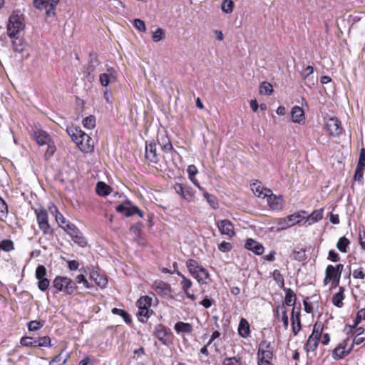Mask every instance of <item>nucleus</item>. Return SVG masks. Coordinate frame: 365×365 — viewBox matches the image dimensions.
I'll use <instances>...</instances> for the list:
<instances>
[{
  "label": "nucleus",
  "mask_w": 365,
  "mask_h": 365,
  "mask_svg": "<svg viewBox=\"0 0 365 365\" xmlns=\"http://www.w3.org/2000/svg\"><path fill=\"white\" fill-rule=\"evenodd\" d=\"M14 249V243L10 240H4L0 242V250L9 252Z\"/></svg>",
  "instance_id": "603ef678"
},
{
  "label": "nucleus",
  "mask_w": 365,
  "mask_h": 365,
  "mask_svg": "<svg viewBox=\"0 0 365 365\" xmlns=\"http://www.w3.org/2000/svg\"><path fill=\"white\" fill-rule=\"evenodd\" d=\"M324 329V324L322 322H316L314 325L312 333L310 336L320 339Z\"/></svg>",
  "instance_id": "a19ab883"
},
{
  "label": "nucleus",
  "mask_w": 365,
  "mask_h": 365,
  "mask_svg": "<svg viewBox=\"0 0 365 365\" xmlns=\"http://www.w3.org/2000/svg\"><path fill=\"white\" fill-rule=\"evenodd\" d=\"M90 278L93 280L96 284L101 288H105L107 285V279L103 276H101L97 271H95L94 269L90 272Z\"/></svg>",
  "instance_id": "aec40b11"
},
{
  "label": "nucleus",
  "mask_w": 365,
  "mask_h": 365,
  "mask_svg": "<svg viewBox=\"0 0 365 365\" xmlns=\"http://www.w3.org/2000/svg\"><path fill=\"white\" fill-rule=\"evenodd\" d=\"M274 346L272 342L262 340L259 344L257 356H262L265 358L273 357Z\"/></svg>",
  "instance_id": "9b49d317"
},
{
  "label": "nucleus",
  "mask_w": 365,
  "mask_h": 365,
  "mask_svg": "<svg viewBox=\"0 0 365 365\" xmlns=\"http://www.w3.org/2000/svg\"><path fill=\"white\" fill-rule=\"evenodd\" d=\"M152 298L148 296H142L136 302L138 311L136 314L138 320L141 322H146L150 316L153 314L150 309Z\"/></svg>",
  "instance_id": "20e7f679"
},
{
  "label": "nucleus",
  "mask_w": 365,
  "mask_h": 365,
  "mask_svg": "<svg viewBox=\"0 0 365 365\" xmlns=\"http://www.w3.org/2000/svg\"><path fill=\"white\" fill-rule=\"evenodd\" d=\"M234 3L232 0H223L221 9L226 14H230L233 11Z\"/></svg>",
  "instance_id": "de8ad7c7"
},
{
  "label": "nucleus",
  "mask_w": 365,
  "mask_h": 365,
  "mask_svg": "<svg viewBox=\"0 0 365 365\" xmlns=\"http://www.w3.org/2000/svg\"><path fill=\"white\" fill-rule=\"evenodd\" d=\"M344 288L343 287H339V292L334 294L332 297V303L336 307L341 308L343 307L344 303L343 300L344 299Z\"/></svg>",
  "instance_id": "cd10ccee"
},
{
  "label": "nucleus",
  "mask_w": 365,
  "mask_h": 365,
  "mask_svg": "<svg viewBox=\"0 0 365 365\" xmlns=\"http://www.w3.org/2000/svg\"><path fill=\"white\" fill-rule=\"evenodd\" d=\"M320 339H317L316 337L309 336L307 343L304 345L305 351L309 352H314L318 346L319 341Z\"/></svg>",
  "instance_id": "c85d7f7f"
},
{
  "label": "nucleus",
  "mask_w": 365,
  "mask_h": 365,
  "mask_svg": "<svg viewBox=\"0 0 365 365\" xmlns=\"http://www.w3.org/2000/svg\"><path fill=\"white\" fill-rule=\"evenodd\" d=\"M24 19L21 16L16 14H12L9 19L7 26V33L9 36L13 40L14 45H17L16 40L19 39V34L24 29Z\"/></svg>",
  "instance_id": "7ed1b4c3"
},
{
  "label": "nucleus",
  "mask_w": 365,
  "mask_h": 365,
  "mask_svg": "<svg viewBox=\"0 0 365 365\" xmlns=\"http://www.w3.org/2000/svg\"><path fill=\"white\" fill-rule=\"evenodd\" d=\"M245 248L252 251L255 255H260L264 252V247L259 242L252 238L247 239L245 243Z\"/></svg>",
  "instance_id": "dca6fc26"
},
{
  "label": "nucleus",
  "mask_w": 365,
  "mask_h": 365,
  "mask_svg": "<svg viewBox=\"0 0 365 365\" xmlns=\"http://www.w3.org/2000/svg\"><path fill=\"white\" fill-rule=\"evenodd\" d=\"M71 237L72 240L78 244L80 247H84L87 245V241L83 237V234L79 231L78 229H76L73 234L69 235Z\"/></svg>",
  "instance_id": "bb28decb"
},
{
  "label": "nucleus",
  "mask_w": 365,
  "mask_h": 365,
  "mask_svg": "<svg viewBox=\"0 0 365 365\" xmlns=\"http://www.w3.org/2000/svg\"><path fill=\"white\" fill-rule=\"evenodd\" d=\"M58 1L59 0H47V2H48V9H46V16H51L55 15L54 10Z\"/></svg>",
  "instance_id": "3c124183"
},
{
  "label": "nucleus",
  "mask_w": 365,
  "mask_h": 365,
  "mask_svg": "<svg viewBox=\"0 0 365 365\" xmlns=\"http://www.w3.org/2000/svg\"><path fill=\"white\" fill-rule=\"evenodd\" d=\"M62 352L56 355L52 360L50 361L49 365H64L68 356H67L65 359H62Z\"/></svg>",
  "instance_id": "8fccbe9b"
},
{
  "label": "nucleus",
  "mask_w": 365,
  "mask_h": 365,
  "mask_svg": "<svg viewBox=\"0 0 365 365\" xmlns=\"http://www.w3.org/2000/svg\"><path fill=\"white\" fill-rule=\"evenodd\" d=\"M350 244V241L345 237H341L339 239L336 247L341 252H346V248Z\"/></svg>",
  "instance_id": "ea45409f"
},
{
  "label": "nucleus",
  "mask_w": 365,
  "mask_h": 365,
  "mask_svg": "<svg viewBox=\"0 0 365 365\" xmlns=\"http://www.w3.org/2000/svg\"><path fill=\"white\" fill-rule=\"evenodd\" d=\"M251 187L252 190L256 196L258 197L265 198L264 192H266L265 190L268 188L262 187L260 182H259L257 180L251 184Z\"/></svg>",
  "instance_id": "7c9ffc66"
},
{
  "label": "nucleus",
  "mask_w": 365,
  "mask_h": 365,
  "mask_svg": "<svg viewBox=\"0 0 365 365\" xmlns=\"http://www.w3.org/2000/svg\"><path fill=\"white\" fill-rule=\"evenodd\" d=\"M273 93L272 85L267 81L262 82L259 86V93L261 95L269 96Z\"/></svg>",
  "instance_id": "e433bc0d"
},
{
  "label": "nucleus",
  "mask_w": 365,
  "mask_h": 365,
  "mask_svg": "<svg viewBox=\"0 0 365 365\" xmlns=\"http://www.w3.org/2000/svg\"><path fill=\"white\" fill-rule=\"evenodd\" d=\"M155 336L164 345L169 346L173 342V334L165 327L158 324L155 328Z\"/></svg>",
  "instance_id": "6e6552de"
},
{
  "label": "nucleus",
  "mask_w": 365,
  "mask_h": 365,
  "mask_svg": "<svg viewBox=\"0 0 365 365\" xmlns=\"http://www.w3.org/2000/svg\"><path fill=\"white\" fill-rule=\"evenodd\" d=\"M152 287L159 295L163 297L169 296L173 292L170 285L162 280L155 281Z\"/></svg>",
  "instance_id": "1a4fd4ad"
},
{
  "label": "nucleus",
  "mask_w": 365,
  "mask_h": 365,
  "mask_svg": "<svg viewBox=\"0 0 365 365\" xmlns=\"http://www.w3.org/2000/svg\"><path fill=\"white\" fill-rule=\"evenodd\" d=\"M291 115L294 123H301L304 120V110L298 106H295L292 108Z\"/></svg>",
  "instance_id": "412c9836"
},
{
  "label": "nucleus",
  "mask_w": 365,
  "mask_h": 365,
  "mask_svg": "<svg viewBox=\"0 0 365 365\" xmlns=\"http://www.w3.org/2000/svg\"><path fill=\"white\" fill-rule=\"evenodd\" d=\"M46 273L47 271L46 267L42 264H39L36 267L35 272V277L38 279V282H40L41 280L46 279Z\"/></svg>",
  "instance_id": "79ce46f5"
},
{
  "label": "nucleus",
  "mask_w": 365,
  "mask_h": 365,
  "mask_svg": "<svg viewBox=\"0 0 365 365\" xmlns=\"http://www.w3.org/2000/svg\"><path fill=\"white\" fill-rule=\"evenodd\" d=\"M21 344L24 346L37 347V338L24 336L21 339Z\"/></svg>",
  "instance_id": "4c0bfd02"
},
{
  "label": "nucleus",
  "mask_w": 365,
  "mask_h": 365,
  "mask_svg": "<svg viewBox=\"0 0 365 365\" xmlns=\"http://www.w3.org/2000/svg\"><path fill=\"white\" fill-rule=\"evenodd\" d=\"M90 62L87 68V76L90 78L91 74L95 71L96 67L100 64L99 61L95 55L90 54Z\"/></svg>",
  "instance_id": "2f4dec72"
},
{
  "label": "nucleus",
  "mask_w": 365,
  "mask_h": 365,
  "mask_svg": "<svg viewBox=\"0 0 365 365\" xmlns=\"http://www.w3.org/2000/svg\"><path fill=\"white\" fill-rule=\"evenodd\" d=\"M82 123L87 129H93L96 126V118L93 115L86 117L83 119Z\"/></svg>",
  "instance_id": "c03bdc74"
},
{
  "label": "nucleus",
  "mask_w": 365,
  "mask_h": 365,
  "mask_svg": "<svg viewBox=\"0 0 365 365\" xmlns=\"http://www.w3.org/2000/svg\"><path fill=\"white\" fill-rule=\"evenodd\" d=\"M52 287L56 289L53 292V294L62 292L68 295H75L78 293L76 282L68 277L56 276L53 281Z\"/></svg>",
  "instance_id": "f03ea898"
},
{
  "label": "nucleus",
  "mask_w": 365,
  "mask_h": 365,
  "mask_svg": "<svg viewBox=\"0 0 365 365\" xmlns=\"http://www.w3.org/2000/svg\"><path fill=\"white\" fill-rule=\"evenodd\" d=\"M301 327L300 308H298L297 311L296 307H294L292 310V328L294 336L298 334Z\"/></svg>",
  "instance_id": "4468645a"
},
{
  "label": "nucleus",
  "mask_w": 365,
  "mask_h": 365,
  "mask_svg": "<svg viewBox=\"0 0 365 365\" xmlns=\"http://www.w3.org/2000/svg\"><path fill=\"white\" fill-rule=\"evenodd\" d=\"M157 145L154 140L147 141L145 145V157L149 165L156 167L160 162L159 155L157 153Z\"/></svg>",
  "instance_id": "423d86ee"
},
{
  "label": "nucleus",
  "mask_w": 365,
  "mask_h": 365,
  "mask_svg": "<svg viewBox=\"0 0 365 365\" xmlns=\"http://www.w3.org/2000/svg\"><path fill=\"white\" fill-rule=\"evenodd\" d=\"M264 192L265 197L267 198V203L269 206L273 210L280 209L282 207L281 197H277V195L272 193V191L270 189H267Z\"/></svg>",
  "instance_id": "ddd939ff"
},
{
  "label": "nucleus",
  "mask_w": 365,
  "mask_h": 365,
  "mask_svg": "<svg viewBox=\"0 0 365 365\" xmlns=\"http://www.w3.org/2000/svg\"><path fill=\"white\" fill-rule=\"evenodd\" d=\"M209 276L210 274L208 271L202 267L194 278H195L200 284H204L205 283L206 279L209 278Z\"/></svg>",
  "instance_id": "f704fd0d"
},
{
  "label": "nucleus",
  "mask_w": 365,
  "mask_h": 365,
  "mask_svg": "<svg viewBox=\"0 0 365 365\" xmlns=\"http://www.w3.org/2000/svg\"><path fill=\"white\" fill-rule=\"evenodd\" d=\"M277 224L278 225L277 230H286L291 227L289 222L287 221V217L277 219Z\"/></svg>",
  "instance_id": "4d7b16f0"
},
{
  "label": "nucleus",
  "mask_w": 365,
  "mask_h": 365,
  "mask_svg": "<svg viewBox=\"0 0 365 365\" xmlns=\"http://www.w3.org/2000/svg\"><path fill=\"white\" fill-rule=\"evenodd\" d=\"M116 80L117 73L116 71L112 67L108 68L106 73H103L100 75V82L104 87L108 86L110 83H113Z\"/></svg>",
  "instance_id": "9d476101"
},
{
  "label": "nucleus",
  "mask_w": 365,
  "mask_h": 365,
  "mask_svg": "<svg viewBox=\"0 0 365 365\" xmlns=\"http://www.w3.org/2000/svg\"><path fill=\"white\" fill-rule=\"evenodd\" d=\"M279 309H281L282 311V321L283 322V325H284V328L287 329L288 327V325H289V318H288L287 309L283 304L282 306L277 307V312H278ZM277 315H279V313H277Z\"/></svg>",
  "instance_id": "09e8293b"
},
{
  "label": "nucleus",
  "mask_w": 365,
  "mask_h": 365,
  "mask_svg": "<svg viewBox=\"0 0 365 365\" xmlns=\"http://www.w3.org/2000/svg\"><path fill=\"white\" fill-rule=\"evenodd\" d=\"M349 339L340 342L332 352V356L334 359H340L348 355L353 349V344H350L348 346Z\"/></svg>",
  "instance_id": "0eeeda50"
},
{
  "label": "nucleus",
  "mask_w": 365,
  "mask_h": 365,
  "mask_svg": "<svg viewBox=\"0 0 365 365\" xmlns=\"http://www.w3.org/2000/svg\"><path fill=\"white\" fill-rule=\"evenodd\" d=\"M273 357L265 358V356H257V364L258 365H272V361Z\"/></svg>",
  "instance_id": "69168bd1"
},
{
  "label": "nucleus",
  "mask_w": 365,
  "mask_h": 365,
  "mask_svg": "<svg viewBox=\"0 0 365 365\" xmlns=\"http://www.w3.org/2000/svg\"><path fill=\"white\" fill-rule=\"evenodd\" d=\"M35 212L39 229L43 232V234L45 235H52L53 231L48 223L47 211L44 209H40L36 210Z\"/></svg>",
  "instance_id": "39448f33"
},
{
  "label": "nucleus",
  "mask_w": 365,
  "mask_h": 365,
  "mask_svg": "<svg viewBox=\"0 0 365 365\" xmlns=\"http://www.w3.org/2000/svg\"><path fill=\"white\" fill-rule=\"evenodd\" d=\"M34 6L40 10L48 9V2H47V0H34Z\"/></svg>",
  "instance_id": "bf43d9fd"
},
{
  "label": "nucleus",
  "mask_w": 365,
  "mask_h": 365,
  "mask_svg": "<svg viewBox=\"0 0 365 365\" xmlns=\"http://www.w3.org/2000/svg\"><path fill=\"white\" fill-rule=\"evenodd\" d=\"M238 333L243 338H247L250 335V324L244 318H242L240 321Z\"/></svg>",
  "instance_id": "393cba45"
},
{
  "label": "nucleus",
  "mask_w": 365,
  "mask_h": 365,
  "mask_svg": "<svg viewBox=\"0 0 365 365\" xmlns=\"http://www.w3.org/2000/svg\"><path fill=\"white\" fill-rule=\"evenodd\" d=\"M45 324V321H37L34 320L28 322L27 327L29 331H36L40 329L41 327H43Z\"/></svg>",
  "instance_id": "58836bf2"
},
{
  "label": "nucleus",
  "mask_w": 365,
  "mask_h": 365,
  "mask_svg": "<svg viewBox=\"0 0 365 365\" xmlns=\"http://www.w3.org/2000/svg\"><path fill=\"white\" fill-rule=\"evenodd\" d=\"M66 133L82 152L88 153L93 151V140L81 129L70 126L66 128Z\"/></svg>",
  "instance_id": "f257e3e1"
},
{
  "label": "nucleus",
  "mask_w": 365,
  "mask_h": 365,
  "mask_svg": "<svg viewBox=\"0 0 365 365\" xmlns=\"http://www.w3.org/2000/svg\"><path fill=\"white\" fill-rule=\"evenodd\" d=\"M323 217V209L314 210L309 216L305 218V223L307 222L308 225H311L319 220Z\"/></svg>",
  "instance_id": "4be33fe9"
},
{
  "label": "nucleus",
  "mask_w": 365,
  "mask_h": 365,
  "mask_svg": "<svg viewBox=\"0 0 365 365\" xmlns=\"http://www.w3.org/2000/svg\"><path fill=\"white\" fill-rule=\"evenodd\" d=\"M241 358L227 357L223 360L222 365H242Z\"/></svg>",
  "instance_id": "6e6d98bb"
},
{
  "label": "nucleus",
  "mask_w": 365,
  "mask_h": 365,
  "mask_svg": "<svg viewBox=\"0 0 365 365\" xmlns=\"http://www.w3.org/2000/svg\"><path fill=\"white\" fill-rule=\"evenodd\" d=\"M284 291L285 292V304L287 306H292L295 307V303L297 300V296L294 292L290 288H284Z\"/></svg>",
  "instance_id": "a878e982"
},
{
  "label": "nucleus",
  "mask_w": 365,
  "mask_h": 365,
  "mask_svg": "<svg viewBox=\"0 0 365 365\" xmlns=\"http://www.w3.org/2000/svg\"><path fill=\"white\" fill-rule=\"evenodd\" d=\"M164 36V31L160 28H158L155 31L153 32L152 38L155 42H158L163 39Z\"/></svg>",
  "instance_id": "13d9d810"
},
{
  "label": "nucleus",
  "mask_w": 365,
  "mask_h": 365,
  "mask_svg": "<svg viewBox=\"0 0 365 365\" xmlns=\"http://www.w3.org/2000/svg\"><path fill=\"white\" fill-rule=\"evenodd\" d=\"M356 167L365 169V148H362L360 150L359 158V160H358Z\"/></svg>",
  "instance_id": "052dcab7"
},
{
  "label": "nucleus",
  "mask_w": 365,
  "mask_h": 365,
  "mask_svg": "<svg viewBox=\"0 0 365 365\" xmlns=\"http://www.w3.org/2000/svg\"><path fill=\"white\" fill-rule=\"evenodd\" d=\"M330 134L332 135H339L341 133L342 128L341 123L336 118H331L327 125Z\"/></svg>",
  "instance_id": "a211bd4d"
},
{
  "label": "nucleus",
  "mask_w": 365,
  "mask_h": 365,
  "mask_svg": "<svg viewBox=\"0 0 365 365\" xmlns=\"http://www.w3.org/2000/svg\"><path fill=\"white\" fill-rule=\"evenodd\" d=\"M175 330L178 334H191L193 329L192 326L190 323H185L183 322H178L175 324Z\"/></svg>",
  "instance_id": "5701e85b"
},
{
  "label": "nucleus",
  "mask_w": 365,
  "mask_h": 365,
  "mask_svg": "<svg viewBox=\"0 0 365 365\" xmlns=\"http://www.w3.org/2000/svg\"><path fill=\"white\" fill-rule=\"evenodd\" d=\"M8 215V207L5 201L0 197V220L6 218Z\"/></svg>",
  "instance_id": "5fc2aeb1"
},
{
  "label": "nucleus",
  "mask_w": 365,
  "mask_h": 365,
  "mask_svg": "<svg viewBox=\"0 0 365 365\" xmlns=\"http://www.w3.org/2000/svg\"><path fill=\"white\" fill-rule=\"evenodd\" d=\"M313 71H314L313 67L311 66H308L301 73V75H302V78L306 81L305 83L308 86H310L311 85H314V77L311 76V75L312 74Z\"/></svg>",
  "instance_id": "b1692460"
},
{
  "label": "nucleus",
  "mask_w": 365,
  "mask_h": 365,
  "mask_svg": "<svg viewBox=\"0 0 365 365\" xmlns=\"http://www.w3.org/2000/svg\"><path fill=\"white\" fill-rule=\"evenodd\" d=\"M180 285L182 286V289L185 293L192 287V282L190 279L184 277V280L181 281Z\"/></svg>",
  "instance_id": "0e129e2a"
},
{
  "label": "nucleus",
  "mask_w": 365,
  "mask_h": 365,
  "mask_svg": "<svg viewBox=\"0 0 365 365\" xmlns=\"http://www.w3.org/2000/svg\"><path fill=\"white\" fill-rule=\"evenodd\" d=\"M307 212L306 211H300L292 215L287 216V221L289 222L291 227L296 224H299L302 220H305Z\"/></svg>",
  "instance_id": "6ab92c4d"
},
{
  "label": "nucleus",
  "mask_w": 365,
  "mask_h": 365,
  "mask_svg": "<svg viewBox=\"0 0 365 365\" xmlns=\"http://www.w3.org/2000/svg\"><path fill=\"white\" fill-rule=\"evenodd\" d=\"M186 267L190 274L194 277L202 266L200 265L196 260L189 259L186 262Z\"/></svg>",
  "instance_id": "c756f323"
},
{
  "label": "nucleus",
  "mask_w": 365,
  "mask_h": 365,
  "mask_svg": "<svg viewBox=\"0 0 365 365\" xmlns=\"http://www.w3.org/2000/svg\"><path fill=\"white\" fill-rule=\"evenodd\" d=\"M133 26L134 27L141 32H145L146 30L145 24L143 21L135 19L133 20Z\"/></svg>",
  "instance_id": "680f3d73"
},
{
  "label": "nucleus",
  "mask_w": 365,
  "mask_h": 365,
  "mask_svg": "<svg viewBox=\"0 0 365 365\" xmlns=\"http://www.w3.org/2000/svg\"><path fill=\"white\" fill-rule=\"evenodd\" d=\"M364 168H356V170H355V174H354V180L359 182H362L363 181V179H364Z\"/></svg>",
  "instance_id": "e2e57ef3"
},
{
  "label": "nucleus",
  "mask_w": 365,
  "mask_h": 365,
  "mask_svg": "<svg viewBox=\"0 0 365 365\" xmlns=\"http://www.w3.org/2000/svg\"><path fill=\"white\" fill-rule=\"evenodd\" d=\"M96 192L101 196H106L110 192V187L103 182H98L96 187Z\"/></svg>",
  "instance_id": "72a5a7b5"
},
{
  "label": "nucleus",
  "mask_w": 365,
  "mask_h": 365,
  "mask_svg": "<svg viewBox=\"0 0 365 365\" xmlns=\"http://www.w3.org/2000/svg\"><path fill=\"white\" fill-rule=\"evenodd\" d=\"M325 274H327L328 277L331 279L341 278V274L335 270V267L331 264H329L327 267Z\"/></svg>",
  "instance_id": "a18cd8bd"
},
{
  "label": "nucleus",
  "mask_w": 365,
  "mask_h": 365,
  "mask_svg": "<svg viewBox=\"0 0 365 365\" xmlns=\"http://www.w3.org/2000/svg\"><path fill=\"white\" fill-rule=\"evenodd\" d=\"M34 138L37 144L41 146L51 143V138L50 135L43 130L34 131Z\"/></svg>",
  "instance_id": "2eb2a0df"
},
{
  "label": "nucleus",
  "mask_w": 365,
  "mask_h": 365,
  "mask_svg": "<svg viewBox=\"0 0 365 365\" xmlns=\"http://www.w3.org/2000/svg\"><path fill=\"white\" fill-rule=\"evenodd\" d=\"M217 225L222 235H226L230 237L235 235L234 225L229 220H220Z\"/></svg>",
  "instance_id": "f8f14e48"
},
{
  "label": "nucleus",
  "mask_w": 365,
  "mask_h": 365,
  "mask_svg": "<svg viewBox=\"0 0 365 365\" xmlns=\"http://www.w3.org/2000/svg\"><path fill=\"white\" fill-rule=\"evenodd\" d=\"M133 206L131 205V203L128 200H125L123 203L117 205L115 207V210L124 215L125 217H130L133 215Z\"/></svg>",
  "instance_id": "f3484780"
},
{
  "label": "nucleus",
  "mask_w": 365,
  "mask_h": 365,
  "mask_svg": "<svg viewBox=\"0 0 365 365\" xmlns=\"http://www.w3.org/2000/svg\"><path fill=\"white\" fill-rule=\"evenodd\" d=\"M74 282H76L77 284H83V286L89 289L91 287V285L89 284L88 281L86 279L85 275L83 274H78L76 277L75 280H73Z\"/></svg>",
  "instance_id": "864d4df0"
},
{
  "label": "nucleus",
  "mask_w": 365,
  "mask_h": 365,
  "mask_svg": "<svg viewBox=\"0 0 365 365\" xmlns=\"http://www.w3.org/2000/svg\"><path fill=\"white\" fill-rule=\"evenodd\" d=\"M112 313L122 317L125 322L127 324L130 323L132 321L130 315L124 309L115 307L112 309Z\"/></svg>",
  "instance_id": "c9c22d12"
},
{
  "label": "nucleus",
  "mask_w": 365,
  "mask_h": 365,
  "mask_svg": "<svg viewBox=\"0 0 365 365\" xmlns=\"http://www.w3.org/2000/svg\"><path fill=\"white\" fill-rule=\"evenodd\" d=\"M232 248V245L230 242L223 241L218 245V249L222 252H230Z\"/></svg>",
  "instance_id": "338daca9"
},
{
  "label": "nucleus",
  "mask_w": 365,
  "mask_h": 365,
  "mask_svg": "<svg viewBox=\"0 0 365 365\" xmlns=\"http://www.w3.org/2000/svg\"><path fill=\"white\" fill-rule=\"evenodd\" d=\"M50 284V281L48 279L46 278L43 280H41L40 282H38V288L42 291L45 292L47 290Z\"/></svg>",
  "instance_id": "774afa93"
},
{
  "label": "nucleus",
  "mask_w": 365,
  "mask_h": 365,
  "mask_svg": "<svg viewBox=\"0 0 365 365\" xmlns=\"http://www.w3.org/2000/svg\"><path fill=\"white\" fill-rule=\"evenodd\" d=\"M52 346L51 338L48 336L37 338V347Z\"/></svg>",
  "instance_id": "49530a36"
},
{
  "label": "nucleus",
  "mask_w": 365,
  "mask_h": 365,
  "mask_svg": "<svg viewBox=\"0 0 365 365\" xmlns=\"http://www.w3.org/2000/svg\"><path fill=\"white\" fill-rule=\"evenodd\" d=\"M202 195L212 209L216 210L218 208V200L215 195L208 193L206 190H204Z\"/></svg>",
  "instance_id": "473e14b6"
},
{
  "label": "nucleus",
  "mask_w": 365,
  "mask_h": 365,
  "mask_svg": "<svg viewBox=\"0 0 365 365\" xmlns=\"http://www.w3.org/2000/svg\"><path fill=\"white\" fill-rule=\"evenodd\" d=\"M195 195V191L192 190V188L187 185H185L183 193H182V198L188 202L192 201L193 197Z\"/></svg>",
  "instance_id": "37998d69"
}]
</instances>
